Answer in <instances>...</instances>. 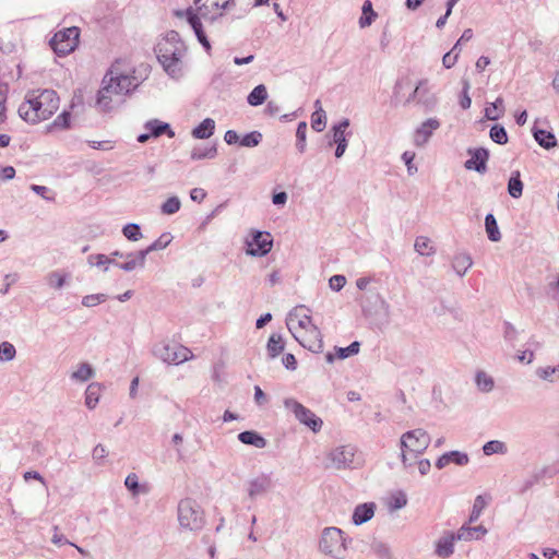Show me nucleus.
<instances>
[{"mask_svg": "<svg viewBox=\"0 0 559 559\" xmlns=\"http://www.w3.org/2000/svg\"><path fill=\"white\" fill-rule=\"evenodd\" d=\"M469 156L464 162V168L467 170H474L478 174H485L487 171V163L490 157V152L484 146L468 147L466 151Z\"/></svg>", "mask_w": 559, "mask_h": 559, "instance_id": "nucleus-14", "label": "nucleus"}, {"mask_svg": "<svg viewBox=\"0 0 559 559\" xmlns=\"http://www.w3.org/2000/svg\"><path fill=\"white\" fill-rule=\"evenodd\" d=\"M71 127V112L63 110L51 123L50 128H58L61 130H68Z\"/></svg>", "mask_w": 559, "mask_h": 559, "instance_id": "nucleus-53", "label": "nucleus"}, {"mask_svg": "<svg viewBox=\"0 0 559 559\" xmlns=\"http://www.w3.org/2000/svg\"><path fill=\"white\" fill-rule=\"evenodd\" d=\"M80 28L71 26L63 28L50 38L49 46L59 57L72 52L79 44Z\"/></svg>", "mask_w": 559, "mask_h": 559, "instance_id": "nucleus-6", "label": "nucleus"}, {"mask_svg": "<svg viewBox=\"0 0 559 559\" xmlns=\"http://www.w3.org/2000/svg\"><path fill=\"white\" fill-rule=\"evenodd\" d=\"M173 235L170 233H163L155 241H153L148 247L150 250L158 251L164 250L173 240Z\"/></svg>", "mask_w": 559, "mask_h": 559, "instance_id": "nucleus-54", "label": "nucleus"}, {"mask_svg": "<svg viewBox=\"0 0 559 559\" xmlns=\"http://www.w3.org/2000/svg\"><path fill=\"white\" fill-rule=\"evenodd\" d=\"M181 207V201L177 195L169 197L160 205V212L164 215H173L179 212Z\"/></svg>", "mask_w": 559, "mask_h": 559, "instance_id": "nucleus-42", "label": "nucleus"}, {"mask_svg": "<svg viewBox=\"0 0 559 559\" xmlns=\"http://www.w3.org/2000/svg\"><path fill=\"white\" fill-rule=\"evenodd\" d=\"M359 350H360V343L358 341H354L346 347L335 346V355L332 354L331 352H328L325 354V360L328 364H333L335 361V358L346 359L348 357L357 355L359 353Z\"/></svg>", "mask_w": 559, "mask_h": 559, "instance_id": "nucleus-21", "label": "nucleus"}, {"mask_svg": "<svg viewBox=\"0 0 559 559\" xmlns=\"http://www.w3.org/2000/svg\"><path fill=\"white\" fill-rule=\"evenodd\" d=\"M263 139V135L260 131H250L240 136V146L243 147H255L258 146Z\"/></svg>", "mask_w": 559, "mask_h": 559, "instance_id": "nucleus-44", "label": "nucleus"}, {"mask_svg": "<svg viewBox=\"0 0 559 559\" xmlns=\"http://www.w3.org/2000/svg\"><path fill=\"white\" fill-rule=\"evenodd\" d=\"M95 376V369L88 362L80 364L78 370L72 372L71 379L80 382H86Z\"/></svg>", "mask_w": 559, "mask_h": 559, "instance_id": "nucleus-37", "label": "nucleus"}, {"mask_svg": "<svg viewBox=\"0 0 559 559\" xmlns=\"http://www.w3.org/2000/svg\"><path fill=\"white\" fill-rule=\"evenodd\" d=\"M151 252L152 250H150L148 246L145 249L134 251V260L136 261V264H139V267L143 269L145 266L146 257Z\"/></svg>", "mask_w": 559, "mask_h": 559, "instance_id": "nucleus-64", "label": "nucleus"}, {"mask_svg": "<svg viewBox=\"0 0 559 559\" xmlns=\"http://www.w3.org/2000/svg\"><path fill=\"white\" fill-rule=\"evenodd\" d=\"M350 542L352 539L345 537V533L341 528L330 526L322 531L319 547L323 554L334 559H344L347 545Z\"/></svg>", "mask_w": 559, "mask_h": 559, "instance_id": "nucleus-3", "label": "nucleus"}, {"mask_svg": "<svg viewBox=\"0 0 559 559\" xmlns=\"http://www.w3.org/2000/svg\"><path fill=\"white\" fill-rule=\"evenodd\" d=\"M330 459L338 469L348 467L353 463L354 449L349 445L338 447L330 453Z\"/></svg>", "mask_w": 559, "mask_h": 559, "instance_id": "nucleus-17", "label": "nucleus"}, {"mask_svg": "<svg viewBox=\"0 0 559 559\" xmlns=\"http://www.w3.org/2000/svg\"><path fill=\"white\" fill-rule=\"evenodd\" d=\"M307 122L300 121L296 129V148L299 153H304L307 145Z\"/></svg>", "mask_w": 559, "mask_h": 559, "instance_id": "nucleus-45", "label": "nucleus"}, {"mask_svg": "<svg viewBox=\"0 0 559 559\" xmlns=\"http://www.w3.org/2000/svg\"><path fill=\"white\" fill-rule=\"evenodd\" d=\"M217 154V147L215 144L207 147L197 146L191 152V158L194 160L203 158H214Z\"/></svg>", "mask_w": 559, "mask_h": 559, "instance_id": "nucleus-46", "label": "nucleus"}, {"mask_svg": "<svg viewBox=\"0 0 559 559\" xmlns=\"http://www.w3.org/2000/svg\"><path fill=\"white\" fill-rule=\"evenodd\" d=\"M151 67L146 63H141L138 68H134L130 75H136L140 84L148 76Z\"/></svg>", "mask_w": 559, "mask_h": 559, "instance_id": "nucleus-63", "label": "nucleus"}, {"mask_svg": "<svg viewBox=\"0 0 559 559\" xmlns=\"http://www.w3.org/2000/svg\"><path fill=\"white\" fill-rule=\"evenodd\" d=\"M267 99V91L264 84L257 85L247 96V103L252 107L262 105Z\"/></svg>", "mask_w": 559, "mask_h": 559, "instance_id": "nucleus-34", "label": "nucleus"}, {"mask_svg": "<svg viewBox=\"0 0 559 559\" xmlns=\"http://www.w3.org/2000/svg\"><path fill=\"white\" fill-rule=\"evenodd\" d=\"M326 126V115L322 107L317 108L311 115V127L316 132H321Z\"/></svg>", "mask_w": 559, "mask_h": 559, "instance_id": "nucleus-43", "label": "nucleus"}, {"mask_svg": "<svg viewBox=\"0 0 559 559\" xmlns=\"http://www.w3.org/2000/svg\"><path fill=\"white\" fill-rule=\"evenodd\" d=\"M153 353L164 362L174 365L187 361L189 359V355H192L191 350L185 346L164 343L155 345Z\"/></svg>", "mask_w": 559, "mask_h": 559, "instance_id": "nucleus-12", "label": "nucleus"}, {"mask_svg": "<svg viewBox=\"0 0 559 559\" xmlns=\"http://www.w3.org/2000/svg\"><path fill=\"white\" fill-rule=\"evenodd\" d=\"M485 507H486L485 498L481 495H478L474 500V504H473V509L469 514L468 522L469 523L476 522L479 519Z\"/></svg>", "mask_w": 559, "mask_h": 559, "instance_id": "nucleus-52", "label": "nucleus"}, {"mask_svg": "<svg viewBox=\"0 0 559 559\" xmlns=\"http://www.w3.org/2000/svg\"><path fill=\"white\" fill-rule=\"evenodd\" d=\"M483 452L485 455L504 454L507 445L500 440H490L483 445Z\"/></svg>", "mask_w": 559, "mask_h": 559, "instance_id": "nucleus-47", "label": "nucleus"}, {"mask_svg": "<svg viewBox=\"0 0 559 559\" xmlns=\"http://www.w3.org/2000/svg\"><path fill=\"white\" fill-rule=\"evenodd\" d=\"M59 103V96L53 90L31 91L25 95L17 112L24 121L35 124L49 119L58 110Z\"/></svg>", "mask_w": 559, "mask_h": 559, "instance_id": "nucleus-1", "label": "nucleus"}, {"mask_svg": "<svg viewBox=\"0 0 559 559\" xmlns=\"http://www.w3.org/2000/svg\"><path fill=\"white\" fill-rule=\"evenodd\" d=\"M407 504L406 495L400 491L390 499L389 507L392 511L403 509Z\"/></svg>", "mask_w": 559, "mask_h": 559, "instance_id": "nucleus-57", "label": "nucleus"}, {"mask_svg": "<svg viewBox=\"0 0 559 559\" xmlns=\"http://www.w3.org/2000/svg\"><path fill=\"white\" fill-rule=\"evenodd\" d=\"M238 440L247 445L263 449L267 445L266 439L255 430H245L238 435Z\"/></svg>", "mask_w": 559, "mask_h": 559, "instance_id": "nucleus-25", "label": "nucleus"}, {"mask_svg": "<svg viewBox=\"0 0 559 559\" xmlns=\"http://www.w3.org/2000/svg\"><path fill=\"white\" fill-rule=\"evenodd\" d=\"M349 124L350 121L348 118H343L338 122L334 123L325 135L328 138V145L332 146L334 144L338 145L341 143L348 144L347 136L352 135V132L349 131L346 133V130L348 129Z\"/></svg>", "mask_w": 559, "mask_h": 559, "instance_id": "nucleus-15", "label": "nucleus"}, {"mask_svg": "<svg viewBox=\"0 0 559 559\" xmlns=\"http://www.w3.org/2000/svg\"><path fill=\"white\" fill-rule=\"evenodd\" d=\"M124 485L132 495H138L140 492V483L136 474L130 473L124 479Z\"/></svg>", "mask_w": 559, "mask_h": 559, "instance_id": "nucleus-58", "label": "nucleus"}, {"mask_svg": "<svg viewBox=\"0 0 559 559\" xmlns=\"http://www.w3.org/2000/svg\"><path fill=\"white\" fill-rule=\"evenodd\" d=\"M246 253L250 257H265L273 247V237L269 231L252 229L246 239Z\"/></svg>", "mask_w": 559, "mask_h": 559, "instance_id": "nucleus-11", "label": "nucleus"}, {"mask_svg": "<svg viewBox=\"0 0 559 559\" xmlns=\"http://www.w3.org/2000/svg\"><path fill=\"white\" fill-rule=\"evenodd\" d=\"M440 127V121L437 118H428L415 131V144L421 146L426 144L431 138L435 130Z\"/></svg>", "mask_w": 559, "mask_h": 559, "instance_id": "nucleus-16", "label": "nucleus"}, {"mask_svg": "<svg viewBox=\"0 0 559 559\" xmlns=\"http://www.w3.org/2000/svg\"><path fill=\"white\" fill-rule=\"evenodd\" d=\"M144 129L150 131V134L153 138H158L163 134H166L168 138H175V131L168 122L160 121L158 119H151L145 122Z\"/></svg>", "mask_w": 559, "mask_h": 559, "instance_id": "nucleus-22", "label": "nucleus"}, {"mask_svg": "<svg viewBox=\"0 0 559 559\" xmlns=\"http://www.w3.org/2000/svg\"><path fill=\"white\" fill-rule=\"evenodd\" d=\"M178 521L181 527L199 531L204 526L203 511L197 501L186 498L178 504Z\"/></svg>", "mask_w": 559, "mask_h": 559, "instance_id": "nucleus-5", "label": "nucleus"}, {"mask_svg": "<svg viewBox=\"0 0 559 559\" xmlns=\"http://www.w3.org/2000/svg\"><path fill=\"white\" fill-rule=\"evenodd\" d=\"M415 153L412 151H405L402 154V160L407 167L408 175H414L417 171V167L414 165Z\"/></svg>", "mask_w": 559, "mask_h": 559, "instance_id": "nucleus-61", "label": "nucleus"}, {"mask_svg": "<svg viewBox=\"0 0 559 559\" xmlns=\"http://www.w3.org/2000/svg\"><path fill=\"white\" fill-rule=\"evenodd\" d=\"M461 83H462V91L459 96V104L462 107V109L466 110L472 105V98L468 93L469 88H471V83H469V80L465 79V78L462 79Z\"/></svg>", "mask_w": 559, "mask_h": 559, "instance_id": "nucleus-49", "label": "nucleus"}, {"mask_svg": "<svg viewBox=\"0 0 559 559\" xmlns=\"http://www.w3.org/2000/svg\"><path fill=\"white\" fill-rule=\"evenodd\" d=\"M108 298V295L106 294H92L86 295L82 298V305L87 308L95 307L98 304L105 302Z\"/></svg>", "mask_w": 559, "mask_h": 559, "instance_id": "nucleus-55", "label": "nucleus"}, {"mask_svg": "<svg viewBox=\"0 0 559 559\" xmlns=\"http://www.w3.org/2000/svg\"><path fill=\"white\" fill-rule=\"evenodd\" d=\"M475 382L477 388L485 393L490 392L495 386L493 379L485 371H477Z\"/></svg>", "mask_w": 559, "mask_h": 559, "instance_id": "nucleus-41", "label": "nucleus"}, {"mask_svg": "<svg viewBox=\"0 0 559 559\" xmlns=\"http://www.w3.org/2000/svg\"><path fill=\"white\" fill-rule=\"evenodd\" d=\"M285 348V342L280 334H272L269 337L267 344H266V350L270 358H275L280 354L284 352Z\"/></svg>", "mask_w": 559, "mask_h": 559, "instance_id": "nucleus-33", "label": "nucleus"}, {"mask_svg": "<svg viewBox=\"0 0 559 559\" xmlns=\"http://www.w3.org/2000/svg\"><path fill=\"white\" fill-rule=\"evenodd\" d=\"M472 265L473 260L467 253H459L452 261V267L459 276H463Z\"/></svg>", "mask_w": 559, "mask_h": 559, "instance_id": "nucleus-32", "label": "nucleus"}, {"mask_svg": "<svg viewBox=\"0 0 559 559\" xmlns=\"http://www.w3.org/2000/svg\"><path fill=\"white\" fill-rule=\"evenodd\" d=\"M284 406L292 412L299 424L317 433L321 430L323 421L311 409L299 403L297 400L288 397L284 400Z\"/></svg>", "mask_w": 559, "mask_h": 559, "instance_id": "nucleus-7", "label": "nucleus"}, {"mask_svg": "<svg viewBox=\"0 0 559 559\" xmlns=\"http://www.w3.org/2000/svg\"><path fill=\"white\" fill-rule=\"evenodd\" d=\"M523 181L521 179V173L520 170H513L510 175V178L508 180V193L513 199H519L523 194Z\"/></svg>", "mask_w": 559, "mask_h": 559, "instance_id": "nucleus-27", "label": "nucleus"}, {"mask_svg": "<svg viewBox=\"0 0 559 559\" xmlns=\"http://www.w3.org/2000/svg\"><path fill=\"white\" fill-rule=\"evenodd\" d=\"M66 275H62L58 272H51L48 275V284L56 289H60L66 284Z\"/></svg>", "mask_w": 559, "mask_h": 559, "instance_id": "nucleus-59", "label": "nucleus"}, {"mask_svg": "<svg viewBox=\"0 0 559 559\" xmlns=\"http://www.w3.org/2000/svg\"><path fill=\"white\" fill-rule=\"evenodd\" d=\"M532 134L538 145L545 150H551L557 146V139L555 134L548 130L533 127Z\"/></svg>", "mask_w": 559, "mask_h": 559, "instance_id": "nucleus-23", "label": "nucleus"}, {"mask_svg": "<svg viewBox=\"0 0 559 559\" xmlns=\"http://www.w3.org/2000/svg\"><path fill=\"white\" fill-rule=\"evenodd\" d=\"M460 51V41H456L452 49L448 51L442 58V63L445 69H451L456 63Z\"/></svg>", "mask_w": 559, "mask_h": 559, "instance_id": "nucleus-51", "label": "nucleus"}, {"mask_svg": "<svg viewBox=\"0 0 559 559\" xmlns=\"http://www.w3.org/2000/svg\"><path fill=\"white\" fill-rule=\"evenodd\" d=\"M430 436L421 428L404 432L400 439V448L403 452H411L417 457L423 454L430 444Z\"/></svg>", "mask_w": 559, "mask_h": 559, "instance_id": "nucleus-8", "label": "nucleus"}, {"mask_svg": "<svg viewBox=\"0 0 559 559\" xmlns=\"http://www.w3.org/2000/svg\"><path fill=\"white\" fill-rule=\"evenodd\" d=\"M477 533H480L481 535H485L487 533V530L484 525H477V526H468L464 524L462 527L459 528L456 532V538L459 540H472V539H478L479 537L476 536Z\"/></svg>", "mask_w": 559, "mask_h": 559, "instance_id": "nucleus-28", "label": "nucleus"}, {"mask_svg": "<svg viewBox=\"0 0 559 559\" xmlns=\"http://www.w3.org/2000/svg\"><path fill=\"white\" fill-rule=\"evenodd\" d=\"M361 310L365 317H379L383 322H388L390 316V306L377 292H368L361 298Z\"/></svg>", "mask_w": 559, "mask_h": 559, "instance_id": "nucleus-9", "label": "nucleus"}, {"mask_svg": "<svg viewBox=\"0 0 559 559\" xmlns=\"http://www.w3.org/2000/svg\"><path fill=\"white\" fill-rule=\"evenodd\" d=\"M485 229L490 241L498 242L501 240V233L499 230L497 219L492 213H488L485 216Z\"/></svg>", "mask_w": 559, "mask_h": 559, "instance_id": "nucleus-29", "label": "nucleus"}, {"mask_svg": "<svg viewBox=\"0 0 559 559\" xmlns=\"http://www.w3.org/2000/svg\"><path fill=\"white\" fill-rule=\"evenodd\" d=\"M504 114V105L502 97H498L495 102L489 104L485 108V118L488 120H498L500 117H502Z\"/></svg>", "mask_w": 559, "mask_h": 559, "instance_id": "nucleus-36", "label": "nucleus"}, {"mask_svg": "<svg viewBox=\"0 0 559 559\" xmlns=\"http://www.w3.org/2000/svg\"><path fill=\"white\" fill-rule=\"evenodd\" d=\"M361 16L359 17L358 24L361 28L370 26L378 16V13L372 9L370 0H366L361 8Z\"/></svg>", "mask_w": 559, "mask_h": 559, "instance_id": "nucleus-35", "label": "nucleus"}, {"mask_svg": "<svg viewBox=\"0 0 559 559\" xmlns=\"http://www.w3.org/2000/svg\"><path fill=\"white\" fill-rule=\"evenodd\" d=\"M503 337L507 342L513 345L514 341L518 336V330L514 328V325L508 321H504L503 323Z\"/></svg>", "mask_w": 559, "mask_h": 559, "instance_id": "nucleus-60", "label": "nucleus"}, {"mask_svg": "<svg viewBox=\"0 0 559 559\" xmlns=\"http://www.w3.org/2000/svg\"><path fill=\"white\" fill-rule=\"evenodd\" d=\"M122 235L129 240V241H138L140 240L143 235L142 230L139 224L136 223H128L122 227Z\"/></svg>", "mask_w": 559, "mask_h": 559, "instance_id": "nucleus-48", "label": "nucleus"}, {"mask_svg": "<svg viewBox=\"0 0 559 559\" xmlns=\"http://www.w3.org/2000/svg\"><path fill=\"white\" fill-rule=\"evenodd\" d=\"M214 131L215 121L212 118H205L192 129L191 134L194 139L205 140L212 136Z\"/></svg>", "mask_w": 559, "mask_h": 559, "instance_id": "nucleus-26", "label": "nucleus"}, {"mask_svg": "<svg viewBox=\"0 0 559 559\" xmlns=\"http://www.w3.org/2000/svg\"><path fill=\"white\" fill-rule=\"evenodd\" d=\"M445 455L448 457L449 464L453 463L457 466H465L469 462L468 454L459 450L445 452Z\"/></svg>", "mask_w": 559, "mask_h": 559, "instance_id": "nucleus-50", "label": "nucleus"}, {"mask_svg": "<svg viewBox=\"0 0 559 559\" xmlns=\"http://www.w3.org/2000/svg\"><path fill=\"white\" fill-rule=\"evenodd\" d=\"M140 85L136 75L129 73L118 72L112 66L105 74L102 88L97 92L96 104L103 111L111 110V96L116 95H130Z\"/></svg>", "mask_w": 559, "mask_h": 559, "instance_id": "nucleus-2", "label": "nucleus"}, {"mask_svg": "<svg viewBox=\"0 0 559 559\" xmlns=\"http://www.w3.org/2000/svg\"><path fill=\"white\" fill-rule=\"evenodd\" d=\"M346 284V277L341 274L331 276L329 280L330 288L334 292H340Z\"/></svg>", "mask_w": 559, "mask_h": 559, "instance_id": "nucleus-62", "label": "nucleus"}, {"mask_svg": "<svg viewBox=\"0 0 559 559\" xmlns=\"http://www.w3.org/2000/svg\"><path fill=\"white\" fill-rule=\"evenodd\" d=\"M174 14L177 17H185L189 26L192 28L198 41L202 45V47L210 52L211 43L207 38V35L204 31L203 24L201 22L202 15L199 13L198 8L188 7L185 10H176Z\"/></svg>", "mask_w": 559, "mask_h": 559, "instance_id": "nucleus-10", "label": "nucleus"}, {"mask_svg": "<svg viewBox=\"0 0 559 559\" xmlns=\"http://www.w3.org/2000/svg\"><path fill=\"white\" fill-rule=\"evenodd\" d=\"M554 476V471L549 466H543L539 468H535L530 477L524 480L522 487L519 490L520 495H524L526 491H528L533 486L540 483L544 478L548 477L551 478Z\"/></svg>", "mask_w": 559, "mask_h": 559, "instance_id": "nucleus-18", "label": "nucleus"}, {"mask_svg": "<svg viewBox=\"0 0 559 559\" xmlns=\"http://www.w3.org/2000/svg\"><path fill=\"white\" fill-rule=\"evenodd\" d=\"M193 3L205 21L214 23L224 16L223 12L214 13V11L228 10L234 4V0H193Z\"/></svg>", "mask_w": 559, "mask_h": 559, "instance_id": "nucleus-13", "label": "nucleus"}, {"mask_svg": "<svg viewBox=\"0 0 559 559\" xmlns=\"http://www.w3.org/2000/svg\"><path fill=\"white\" fill-rule=\"evenodd\" d=\"M16 355V350L13 344L4 341L0 344V360L10 361Z\"/></svg>", "mask_w": 559, "mask_h": 559, "instance_id": "nucleus-56", "label": "nucleus"}, {"mask_svg": "<svg viewBox=\"0 0 559 559\" xmlns=\"http://www.w3.org/2000/svg\"><path fill=\"white\" fill-rule=\"evenodd\" d=\"M489 138L499 145H504L509 141L506 128L500 123H495L489 130Z\"/></svg>", "mask_w": 559, "mask_h": 559, "instance_id": "nucleus-38", "label": "nucleus"}, {"mask_svg": "<svg viewBox=\"0 0 559 559\" xmlns=\"http://www.w3.org/2000/svg\"><path fill=\"white\" fill-rule=\"evenodd\" d=\"M415 251L420 255H432L436 250L430 243V239L425 236H418L414 243Z\"/></svg>", "mask_w": 559, "mask_h": 559, "instance_id": "nucleus-39", "label": "nucleus"}, {"mask_svg": "<svg viewBox=\"0 0 559 559\" xmlns=\"http://www.w3.org/2000/svg\"><path fill=\"white\" fill-rule=\"evenodd\" d=\"M311 333L313 334L314 340L310 341L308 343L299 341L296 336H295V338L300 343V345L302 347L307 348L308 350H310V352H312L314 354H319V353H321L323 350L322 334H321V332H320V330L318 329L317 325H312Z\"/></svg>", "mask_w": 559, "mask_h": 559, "instance_id": "nucleus-31", "label": "nucleus"}, {"mask_svg": "<svg viewBox=\"0 0 559 559\" xmlns=\"http://www.w3.org/2000/svg\"><path fill=\"white\" fill-rule=\"evenodd\" d=\"M438 103V99L433 93L426 86L421 87V93L418 97V104L423 105L426 110H432Z\"/></svg>", "mask_w": 559, "mask_h": 559, "instance_id": "nucleus-40", "label": "nucleus"}, {"mask_svg": "<svg viewBox=\"0 0 559 559\" xmlns=\"http://www.w3.org/2000/svg\"><path fill=\"white\" fill-rule=\"evenodd\" d=\"M377 506L374 502H365L356 506L354 509L352 521L355 525H361L369 520H371L374 515Z\"/></svg>", "mask_w": 559, "mask_h": 559, "instance_id": "nucleus-19", "label": "nucleus"}, {"mask_svg": "<svg viewBox=\"0 0 559 559\" xmlns=\"http://www.w3.org/2000/svg\"><path fill=\"white\" fill-rule=\"evenodd\" d=\"M102 385L98 382H92L85 391V405L88 409H94L99 402Z\"/></svg>", "mask_w": 559, "mask_h": 559, "instance_id": "nucleus-30", "label": "nucleus"}, {"mask_svg": "<svg viewBox=\"0 0 559 559\" xmlns=\"http://www.w3.org/2000/svg\"><path fill=\"white\" fill-rule=\"evenodd\" d=\"M154 51L169 76L177 78L180 75L183 48L168 43H158Z\"/></svg>", "mask_w": 559, "mask_h": 559, "instance_id": "nucleus-4", "label": "nucleus"}, {"mask_svg": "<svg viewBox=\"0 0 559 559\" xmlns=\"http://www.w3.org/2000/svg\"><path fill=\"white\" fill-rule=\"evenodd\" d=\"M271 487V478L261 475L249 483L248 495L251 499L265 493Z\"/></svg>", "mask_w": 559, "mask_h": 559, "instance_id": "nucleus-24", "label": "nucleus"}, {"mask_svg": "<svg viewBox=\"0 0 559 559\" xmlns=\"http://www.w3.org/2000/svg\"><path fill=\"white\" fill-rule=\"evenodd\" d=\"M459 540L456 538V533L447 532L436 543V554L441 558H449L454 552V542Z\"/></svg>", "mask_w": 559, "mask_h": 559, "instance_id": "nucleus-20", "label": "nucleus"}]
</instances>
